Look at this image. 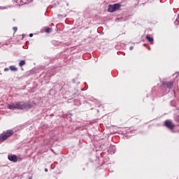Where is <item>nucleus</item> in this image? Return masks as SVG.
Returning a JSON list of instances; mask_svg holds the SVG:
<instances>
[{
	"label": "nucleus",
	"instance_id": "obj_16",
	"mask_svg": "<svg viewBox=\"0 0 179 179\" xmlns=\"http://www.w3.org/2000/svg\"><path fill=\"white\" fill-rule=\"evenodd\" d=\"M130 50H134V47L131 46V47H130Z\"/></svg>",
	"mask_w": 179,
	"mask_h": 179
},
{
	"label": "nucleus",
	"instance_id": "obj_10",
	"mask_svg": "<svg viewBox=\"0 0 179 179\" xmlns=\"http://www.w3.org/2000/svg\"><path fill=\"white\" fill-rule=\"evenodd\" d=\"M52 30V29H51V28H47L45 29V33H51Z\"/></svg>",
	"mask_w": 179,
	"mask_h": 179
},
{
	"label": "nucleus",
	"instance_id": "obj_17",
	"mask_svg": "<svg viewBox=\"0 0 179 179\" xmlns=\"http://www.w3.org/2000/svg\"><path fill=\"white\" fill-rule=\"evenodd\" d=\"M45 171H48V169H45Z\"/></svg>",
	"mask_w": 179,
	"mask_h": 179
},
{
	"label": "nucleus",
	"instance_id": "obj_14",
	"mask_svg": "<svg viewBox=\"0 0 179 179\" xmlns=\"http://www.w3.org/2000/svg\"><path fill=\"white\" fill-rule=\"evenodd\" d=\"M4 71H5V72H8V71H9V69L5 68V69H4Z\"/></svg>",
	"mask_w": 179,
	"mask_h": 179
},
{
	"label": "nucleus",
	"instance_id": "obj_6",
	"mask_svg": "<svg viewBox=\"0 0 179 179\" xmlns=\"http://www.w3.org/2000/svg\"><path fill=\"white\" fill-rule=\"evenodd\" d=\"M8 160H10V162H13V163H16V162H17V157L16 155H9Z\"/></svg>",
	"mask_w": 179,
	"mask_h": 179
},
{
	"label": "nucleus",
	"instance_id": "obj_1",
	"mask_svg": "<svg viewBox=\"0 0 179 179\" xmlns=\"http://www.w3.org/2000/svg\"><path fill=\"white\" fill-rule=\"evenodd\" d=\"M9 110H24L26 108H33V105L28 103H23L22 101L15 102L7 106Z\"/></svg>",
	"mask_w": 179,
	"mask_h": 179
},
{
	"label": "nucleus",
	"instance_id": "obj_7",
	"mask_svg": "<svg viewBox=\"0 0 179 179\" xmlns=\"http://www.w3.org/2000/svg\"><path fill=\"white\" fill-rule=\"evenodd\" d=\"M145 38L146 40H148V41H149V43H151V44H153V41H154L153 38L149 36V35H147L145 36Z\"/></svg>",
	"mask_w": 179,
	"mask_h": 179
},
{
	"label": "nucleus",
	"instance_id": "obj_12",
	"mask_svg": "<svg viewBox=\"0 0 179 179\" xmlns=\"http://www.w3.org/2000/svg\"><path fill=\"white\" fill-rule=\"evenodd\" d=\"M13 30L14 33H16V31H17V27H14L13 28Z\"/></svg>",
	"mask_w": 179,
	"mask_h": 179
},
{
	"label": "nucleus",
	"instance_id": "obj_9",
	"mask_svg": "<svg viewBox=\"0 0 179 179\" xmlns=\"http://www.w3.org/2000/svg\"><path fill=\"white\" fill-rule=\"evenodd\" d=\"M23 65H26V61H24V60H21V61L20 62V63H19V66H21V67H22Z\"/></svg>",
	"mask_w": 179,
	"mask_h": 179
},
{
	"label": "nucleus",
	"instance_id": "obj_15",
	"mask_svg": "<svg viewBox=\"0 0 179 179\" xmlns=\"http://www.w3.org/2000/svg\"><path fill=\"white\" fill-rule=\"evenodd\" d=\"M29 37H33V34H30Z\"/></svg>",
	"mask_w": 179,
	"mask_h": 179
},
{
	"label": "nucleus",
	"instance_id": "obj_2",
	"mask_svg": "<svg viewBox=\"0 0 179 179\" xmlns=\"http://www.w3.org/2000/svg\"><path fill=\"white\" fill-rule=\"evenodd\" d=\"M13 135V130H7L6 133L0 134V142H5L8 138Z\"/></svg>",
	"mask_w": 179,
	"mask_h": 179
},
{
	"label": "nucleus",
	"instance_id": "obj_19",
	"mask_svg": "<svg viewBox=\"0 0 179 179\" xmlns=\"http://www.w3.org/2000/svg\"><path fill=\"white\" fill-rule=\"evenodd\" d=\"M148 50H150V48H149Z\"/></svg>",
	"mask_w": 179,
	"mask_h": 179
},
{
	"label": "nucleus",
	"instance_id": "obj_4",
	"mask_svg": "<svg viewBox=\"0 0 179 179\" xmlns=\"http://www.w3.org/2000/svg\"><path fill=\"white\" fill-rule=\"evenodd\" d=\"M164 125L166 127V128H169V129H174V124L171 120H166L164 122Z\"/></svg>",
	"mask_w": 179,
	"mask_h": 179
},
{
	"label": "nucleus",
	"instance_id": "obj_11",
	"mask_svg": "<svg viewBox=\"0 0 179 179\" xmlns=\"http://www.w3.org/2000/svg\"><path fill=\"white\" fill-rule=\"evenodd\" d=\"M21 2H22L23 4L29 3V0H21Z\"/></svg>",
	"mask_w": 179,
	"mask_h": 179
},
{
	"label": "nucleus",
	"instance_id": "obj_5",
	"mask_svg": "<svg viewBox=\"0 0 179 179\" xmlns=\"http://www.w3.org/2000/svg\"><path fill=\"white\" fill-rule=\"evenodd\" d=\"M162 85L165 87H167L168 89H173L174 82L173 81H166V82L162 83Z\"/></svg>",
	"mask_w": 179,
	"mask_h": 179
},
{
	"label": "nucleus",
	"instance_id": "obj_13",
	"mask_svg": "<svg viewBox=\"0 0 179 179\" xmlns=\"http://www.w3.org/2000/svg\"><path fill=\"white\" fill-rule=\"evenodd\" d=\"M176 121H177V122H179V115L176 117Z\"/></svg>",
	"mask_w": 179,
	"mask_h": 179
},
{
	"label": "nucleus",
	"instance_id": "obj_20",
	"mask_svg": "<svg viewBox=\"0 0 179 179\" xmlns=\"http://www.w3.org/2000/svg\"><path fill=\"white\" fill-rule=\"evenodd\" d=\"M178 19H179V15H178Z\"/></svg>",
	"mask_w": 179,
	"mask_h": 179
},
{
	"label": "nucleus",
	"instance_id": "obj_3",
	"mask_svg": "<svg viewBox=\"0 0 179 179\" xmlns=\"http://www.w3.org/2000/svg\"><path fill=\"white\" fill-rule=\"evenodd\" d=\"M120 8H121V4L120 3H115V4H110L108 7V12H115L117 10H118V9H120Z\"/></svg>",
	"mask_w": 179,
	"mask_h": 179
},
{
	"label": "nucleus",
	"instance_id": "obj_8",
	"mask_svg": "<svg viewBox=\"0 0 179 179\" xmlns=\"http://www.w3.org/2000/svg\"><path fill=\"white\" fill-rule=\"evenodd\" d=\"M9 69L13 72H16L17 71V68L15 66H10Z\"/></svg>",
	"mask_w": 179,
	"mask_h": 179
},
{
	"label": "nucleus",
	"instance_id": "obj_18",
	"mask_svg": "<svg viewBox=\"0 0 179 179\" xmlns=\"http://www.w3.org/2000/svg\"><path fill=\"white\" fill-rule=\"evenodd\" d=\"M143 45L145 47L146 44H145V43H144V44H143Z\"/></svg>",
	"mask_w": 179,
	"mask_h": 179
}]
</instances>
